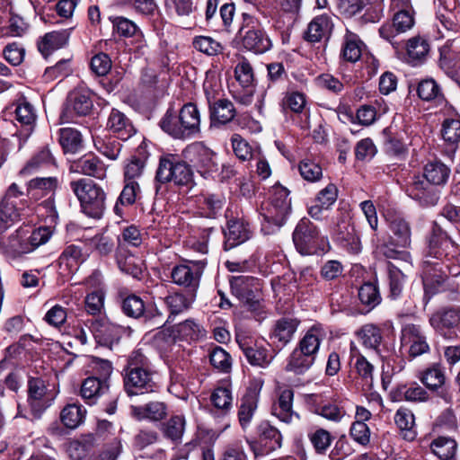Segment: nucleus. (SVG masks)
Wrapping results in <instances>:
<instances>
[{
    "label": "nucleus",
    "instance_id": "nucleus-1",
    "mask_svg": "<svg viewBox=\"0 0 460 460\" xmlns=\"http://www.w3.org/2000/svg\"><path fill=\"white\" fill-rule=\"evenodd\" d=\"M451 169L439 160L428 162L423 167V179L415 176L408 186V195L423 207L436 206L440 198L439 186L447 184Z\"/></svg>",
    "mask_w": 460,
    "mask_h": 460
},
{
    "label": "nucleus",
    "instance_id": "nucleus-2",
    "mask_svg": "<svg viewBox=\"0 0 460 460\" xmlns=\"http://www.w3.org/2000/svg\"><path fill=\"white\" fill-rule=\"evenodd\" d=\"M124 389L128 396L155 393L159 385L149 358L140 349L132 351L124 369Z\"/></svg>",
    "mask_w": 460,
    "mask_h": 460
},
{
    "label": "nucleus",
    "instance_id": "nucleus-3",
    "mask_svg": "<svg viewBox=\"0 0 460 460\" xmlns=\"http://www.w3.org/2000/svg\"><path fill=\"white\" fill-rule=\"evenodd\" d=\"M161 128L175 139H189L200 131V114L192 102L184 104L178 115L167 111L160 121Z\"/></svg>",
    "mask_w": 460,
    "mask_h": 460
},
{
    "label": "nucleus",
    "instance_id": "nucleus-4",
    "mask_svg": "<svg viewBox=\"0 0 460 460\" xmlns=\"http://www.w3.org/2000/svg\"><path fill=\"white\" fill-rule=\"evenodd\" d=\"M70 189L80 202L82 211L88 217L99 219L106 209V192L96 182L89 179H79L70 182Z\"/></svg>",
    "mask_w": 460,
    "mask_h": 460
},
{
    "label": "nucleus",
    "instance_id": "nucleus-5",
    "mask_svg": "<svg viewBox=\"0 0 460 460\" xmlns=\"http://www.w3.org/2000/svg\"><path fill=\"white\" fill-rule=\"evenodd\" d=\"M155 179L160 183L173 182L177 186L187 188L194 185V175L190 166L172 154L160 157Z\"/></svg>",
    "mask_w": 460,
    "mask_h": 460
},
{
    "label": "nucleus",
    "instance_id": "nucleus-6",
    "mask_svg": "<svg viewBox=\"0 0 460 460\" xmlns=\"http://www.w3.org/2000/svg\"><path fill=\"white\" fill-rule=\"evenodd\" d=\"M293 242L300 254L312 255L324 252L327 239L320 234L316 226L303 217L294 230Z\"/></svg>",
    "mask_w": 460,
    "mask_h": 460
},
{
    "label": "nucleus",
    "instance_id": "nucleus-7",
    "mask_svg": "<svg viewBox=\"0 0 460 460\" xmlns=\"http://www.w3.org/2000/svg\"><path fill=\"white\" fill-rule=\"evenodd\" d=\"M234 62L235 83L232 84V97L243 105H249L254 93L253 69L250 62L243 57L237 56Z\"/></svg>",
    "mask_w": 460,
    "mask_h": 460
},
{
    "label": "nucleus",
    "instance_id": "nucleus-8",
    "mask_svg": "<svg viewBox=\"0 0 460 460\" xmlns=\"http://www.w3.org/2000/svg\"><path fill=\"white\" fill-rule=\"evenodd\" d=\"M305 402L312 412L330 421L340 422L346 415L345 409L332 400L329 391L305 394Z\"/></svg>",
    "mask_w": 460,
    "mask_h": 460
},
{
    "label": "nucleus",
    "instance_id": "nucleus-9",
    "mask_svg": "<svg viewBox=\"0 0 460 460\" xmlns=\"http://www.w3.org/2000/svg\"><path fill=\"white\" fill-rule=\"evenodd\" d=\"M289 190L279 183L270 190V203L265 216L268 222L281 226L291 211Z\"/></svg>",
    "mask_w": 460,
    "mask_h": 460
},
{
    "label": "nucleus",
    "instance_id": "nucleus-10",
    "mask_svg": "<svg viewBox=\"0 0 460 460\" xmlns=\"http://www.w3.org/2000/svg\"><path fill=\"white\" fill-rule=\"evenodd\" d=\"M258 279L250 276H232V294L243 302V306L254 317L261 314V304L255 298L252 288Z\"/></svg>",
    "mask_w": 460,
    "mask_h": 460
},
{
    "label": "nucleus",
    "instance_id": "nucleus-11",
    "mask_svg": "<svg viewBox=\"0 0 460 460\" xmlns=\"http://www.w3.org/2000/svg\"><path fill=\"white\" fill-rule=\"evenodd\" d=\"M206 264L204 261H192L188 264L174 266L171 271L172 282L188 288L187 292L196 294Z\"/></svg>",
    "mask_w": 460,
    "mask_h": 460
},
{
    "label": "nucleus",
    "instance_id": "nucleus-12",
    "mask_svg": "<svg viewBox=\"0 0 460 460\" xmlns=\"http://www.w3.org/2000/svg\"><path fill=\"white\" fill-rule=\"evenodd\" d=\"M429 324L441 336L451 340L456 337L455 331L460 324V307H446L429 317Z\"/></svg>",
    "mask_w": 460,
    "mask_h": 460
},
{
    "label": "nucleus",
    "instance_id": "nucleus-13",
    "mask_svg": "<svg viewBox=\"0 0 460 460\" xmlns=\"http://www.w3.org/2000/svg\"><path fill=\"white\" fill-rule=\"evenodd\" d=\"M90 329L96 342L109 348L117 344L126 331L125 327L115 324L106 318L93 320Z\"/></svg>",
    "mask_w": 460,
    "mask_h": 460
},
{
    "label": "nucleus",
    "instance_id": "nucleus-14",
    "mask_svg": "<svg viewBox=\"0 0 460 460\" xmlns=\"http://www.w3.org/2000/svg\"><path fill=\"white\" fill-rule=\"evenodd\" d=\"M401 343L409 347V355L416 358L430 350L427 337L420 325L407 323L401 331Z\"/></svg>",
    "mask_w": 460,
    "mask_h": 460
},
{
    "label": "nucleus",
    "instance_id": "nucleus-15",
    "mask_svg": "<svg viewBox=\"0 0 460 460\" xmlns=\"http://www.w3.org/2000/svg\"><path fill=\"white\" fill-rule=\"evenodd\" d=\"M234 42L256 54L265 53L271 48V40L263 31L248 27H242L238 31Z\"/></svg>",
    "mask_w": 460,
    "mask_h": 460
},
{
    "label": "nucleus",
    "instance_id": "nucleus-16",
    "mask_svg": "<svg viewBox=\"0 0 460 460\" xmlns=\"http://www.w3.org/2000/svg\"><path fill=\"white\" fill-rule=\"evenodd\" d=\"M108 166L103 161L93 154H85L80 158L73 161L70 164L69 171L93 177L98 180H104L107 175Z\"/></svg>",
    "mask_w": 460,
    "mask_h": 460
},
{
    "label": "nucleus",
    "instance_id": "nucleus-17",
    "mask_svg": "<svg viewBox=\"0 0 460 460\" xmlns=\"http://www.w3.org/2000/svg\"><path fill=\"white\" fill-rule=\"evenodd\" d=\"M87 258L88 253L80 245H66L58 260L60 273L64 276L73 275Z\"/></svg>",
    "mask_w": 460,
    "mask_h": 460
},
{
    "label": "nucleus",
    "instance_id": "nucleus-18",
    "mask_svg": "<svg viewBox=\"0 0 460 460\" xmlns=\"http://www.w3.org/2000/svg\"><path fill=\"white\" fill-rule=\"evenodd\" d=\"M454 241L437 224H434L428 237V255L442 260L448 255V251L454 248Z\"/></svg>",
    "mask_w": 460,
    "mask_h": 460
},
{
    "label": "nucleus",
    "instance_id": "nucleus-19",
    "mask_svg": "<svg viewBox=\"0 0 460 460\" xmlns=\"http://www.w3.org/2000/svg\"><path fill=\"white\" fill-rule=\"evenodd\" d=\"M130 415L137 420L157 422L164 420L168 414V406L160 401H151L143 405H131Z\"/></svg>",
    "mask_w": 460,
    "mask_h": 460
},
{
    "label": "nucleus",
    "instance_id": "nucleus-20",
    "mask_svg": "<svg viewBox=\"0 0 460 460\" xmlns=\"http://www.w3.org/2000/svg\"><path fill=\"white\" fill-rule=\"evenodd\" d=\"M259 394L260 388H258L257 385H250L245 394L241 399L237 417L238 422L243 430L249 427L256 411Z\"/></svg>",
    "mask_w": 460,
    "mask_h": 460
},
{
    "label": "nucleus",
    "instance_id": "nucleus-21",
    "mask_svg": "<svg viewBox=\"0 0 460 460\" xmlns=\"http://www.w3.org/2000/svg\"><path fill=\"white\" fill-rule=\"evenodd\" d=\"M110 21L112 24L113 31L119 37L135 39L137 43V51L142 50L146 47L144 33L133 21L124 16H112L110 17Z\"/></svg>",
    "mask_w": 460,
    "mask_h": 460
},
{
    "label": "nucleus",
    "instance_id": "nucleus-22",
    "mask_svg": "<svg viewBox=\"0 0 460 460\" xmlns=\"http://www.w3.org/2000/svg\"><path fill=\"white\" fill-rule=\"evenodd\" d=\"M16 120L21 124V129L16 134L20 139L26 140L33 131L36 114L33 106L22 97L18 101L15 109Z\"/></svg>",
    "mask_w": 460,
    "mask_h": 460
},
{
    "label": "nucleus",
    "instance_id": "nucleus-23",
    "mask_svg": "<svg viewBox=\"0 0 460 460\" xmlns=\"http://www.w3.org/2000/svg\"><path fill=\"white\" fill-rule=\"evenodd\" d=\"M338 198V189L333 183H329L321 190L315 199L314 204L308 208V214L315 220L323 218L324 211H327L335 203Z\"/></svg>",
    "mask_w": 460,
    "mask_h": 460
},
{
    "label": "nucleus",
    "instance_id": "nucleus-24",
    "mask_svg": "<svg viewBox=\"0 0 460 460\" xmlns=\"http://www.w3.org/2000/svg\"><path fill=\"white\" fill-rule=\"evenodd\" d=\"M209 106L210 128H226L230 123V102L226 98L216 96L208 98Z\"/></svg>",
    "mask_w": 460,
    "mask_h": 460
},
{
    "label": "nucleus",
    "instance_id": "nucleus-25",
    "mask_svg": "<svg viewBox=\"0 0 460 460\" xmlns=\"http://www.w3.org/2000/svg\"><path fill=\"white\" fill-rule=\"evenodd\" d=\"M332 17L329 14L315 16L308 24L304 39L314 43L328 39L333 29Z\"/></svg>",
    "mask_w": 460,
    "mask_h": 460
},
{
    "label": "nucleus",
    "instance_id": "nucleus-26",
    "mask_svg": "<svg viewBox=\"0 0 460 460\" xmlns=\"http://www.w3.org/2000/svg\"><path fill=\"white\" fill-rule=\"evenodd\" d=\"M93 108V101L91 94L87 90H76L72 92L67 99V105L66 111L62 115L64 121H70L71 118L68 115L70 111H73L79 116L87 115Z\"/></svg>",
    "mask_w": 460,
    "mask_h": 460
},
{
    "label": "nucleus",
    "instance_id": "nucleus-27",
    "mask_svg": "<svg viewBox=\"0 0 460 460\" xmlns=\"http://www.w3.org/2000/svg\"><path fill=\"white\" fill-rule=\"evenodd\" d=\"M106 127L115 137L121 140H127L136 133L132 121L117 109L111 110Z\"/></svg>",
    "mask_w": 460,
    "mask_h": 460
},
{
    "label": "nucleus",
    "instance_id": "nucleus-28",
    "mask_svg": "<svg viewBox=\"0 0 460 460\" xmlns=\"http://www.w3.org/2000/svg\"><path fill=\"white\" fill-rule=\"evenodd\" d=\"M70 31L71 29H66L46 33L37 42L39 51L47 58L55 50L64 48L68 43Z\"/></svg>",
    "mask_w": 460,
    "mask_h": 460
},
{
    "label": "nucleus",
    "instance_id": "nucleus-29",
    "mask_svg": "<svg viewBox=\"0 0 460 460\" xmlns=\"http://www.w3.org/2000/svg\"><path fill=\"white\" fill-rule=\"evenodd\" d=\"M294 391L287 388L280 392L277 402L272 406V413L280 421L291 423L294 419L299 420L298 413L293 411Z\"/></svg>",
    "mask_w": 460,
    "mask_h": 460
},
{
    "label": "nucleus",
    "instance_id": "nucleus-30",
    "mask_svg": "<svg viewBox=\"0 0 460 460\" xmlns=\"http://www.w3.org/2000/svg\"><path fill=\"white\" fill-rule=\"evenodd\" d=\"M326 335L327 332L322 324H314L301 338L297 344V348L308 354H311L316 358L321 343L325 340Z\"/></svg>",
    "mask_w": 460,
    "mask_h": 460
},
{
    "label": "nucleus",
    "instance_id": "nucleus-31",
    "mask_svg": "<svg viewBox=\"0 0 460 460\" xmlns=\"http://www.w3.org/2000/svg\"><path fill=\"white\" fill-rule=\"evenodd\" d=\"M336 241L350 253H358L361 251V243L355 226L349 222L342 221L338 224Z\"/></svg>",
    "mask_w": 460,
    "mask_h": 460
},
{
    "label": "nucleus",
    "instance_id": "nucleus-32",
    "mask_svg": "<svg viewBox=\"0 0 460 460\" xmlns=\"http://www.w3.org/2000/svg\"><path fill=\"white\" fill-rule=\"evenodd\" d=\"M418 377L427 389L438 392L442 396L446 376L441 364L433 363L430 367L420 372Z\"/></svg>",
    "mask_w": 460,
    "mask_h": 460
},
{
    "label": "nucleus",
    "instance_id": "nucleus-33",
    "mask_svg": "<svg viewBox=\"0 0 460 460\" xmlns=\"http://www.w3.org/2000/svg\"><path fill=\"white\" fill-rule=\"evenodd\" d=\"M258 442L266 452L274 451L281 447L282 436L279 430L269 421L261 422L256 429Z\"/></svg>",
    "mask_w": 460,
    "mask_h": 460
},
{
    "label": "nucleus",
    "instance_id": "nucleus-34",
    "mask_svg": "<svg viewBox=\"0 0 460 460\" xmlns=\"http://www.w3.org/2000/svg\"><path fill=\"white\" fill-rule=\"evenodd\" d=\"M46 385L44 381L40 378H31L28 382L29 402L31 411L36 416L40 414L49 406L48 401L45 399Z\"/></svg>",
    "mask_w": 460,
    "mask_h": 460
},
{
    "label": "nucleus",
    "instance_id": "nucleus-35",
    "mask_svg": "<svg viewBox=\"0 0 460 460\" xmlns=\"http://www.w3.org/2000/svg\"><path fill=\"white\" fill-rule=\"evenodd\" d=\"M300 321L290 316H284L276 321L270 338L280 343L283 347L287 345L296 332Z\"/></svg>",
    "mask_w": 460,
    "mask_h": 460
},
{
    "label": "nucleus",
    "instance_id": "nucleus-36",
    "mask_svg": "<svg viewBox=\"0 0 460 460\" xmlns=\"http://www.w3.org/2000/svg\"><path fill=\"white\" fill-rule=\"evenodd\" d=\"M109 388L110 385L106 380L89 376L84 380L81 385V396L87 404L93 405L96 403L99 397L109 391Z\"/></svg>",
    "mask_w": 460,
    "mask_h": 460
},
{
    "label": "nucleus",
    "instance_id": "nucleus-37",
    "mask_svg": "<svg viewBox=\"0 0 460 460\" xmlns=\"http://www.w3.org/2000/svg\"><path fill=\"white\" fill-rule=\"evenodd\" d=\"M58 186V180L57 177H36L28 182L27 192L28 195L36 199L48 195L53 197Z\"/></svg>",
    "mask_w": 460,
    "mask_h": 460
},
{
    "label": "nucleus",
    "instance_id": "nucleus-38",
    "mask_svg": "<svg viewBox=\"0 0 460 460\" xmlns=\"http://www.w3.org/2000/svg\"><path fill=\"white\" fill-rule=\"evenodd\" d=\"M188 152L192 155L190 161L199 170L212 172L217 170V163L214 161L215 154L209 148L198 144L190 146Z\"/></svg>",
    "mask_w": 460,
    "mask_h": 460
},
{
    "label": "nucleus",
    "instance_id": "nucleus-39",
    "mask_svg": "<svg viewBox=\"0 0 460 460\" xmlns=\"http://www.w3.org/2000/svg\"><path fill=\"white\" fill-rule=\"evenodd\" d=\"M51 165H56V160L49 146H44L31 156L21 170V173L23 175L32 174Z\"/></svg>",
    "mask_w": 460,
    "mask_h": 460
},
{
    "label": "nucleus",
    "instance_id": "nucleus-40",
    "mask_svg": "<svg viewBox=\"0 0 460 460\" xmlns=\"http://www.w3.org/2000/svg\"><path fill=\"white\" fill-rule=\"evenodd\" d=\"M195 298L196 294H194V292H187V294L175 292L166 296L164 301L170 311L169 318L181 314L190 308Z\"/></svg>",
    "mask_w": 460,
    "mask_h": 460
},
{
    "label": "nucleus",
    "instance_id": "nucleus-41",
    "mask_svg": "<svg viewBox=\"0 0 460 460\" xmlns=\"http://www.w3.org/2000/svg\"><path fill=\"white\" fill-rule=\"evenodd\" d=\"M390 230L392 232L391 243L392 244L407 248L411 243V232L409 223L401 217L394 218L391 221Z\"/></svg>",
    "mask_w": 460,
    "mask_h": 460
},
{
    "label": "nucleus",
    "instance_id": "nucleus-42",
    "mask_svg": "<svg viewBox=\"0 0 460 460\" xmlns=\"http://www.w3.org/2000/svg\"><path fill=\"white\" fill-rule=\"evenodd\" d=\"M58 142L65 154H75L83 147L82 135L74 128H60Z\"/></svg>",
    "mask_w": 460,
    "mask_h": 460
},
{
    "label": "nucleus",
    "instance_id": "nucleus-43",
    "mask_svg": "<svg viewBox=\"0 0 460 460\" xmlns=\"http://www.w3.org/2000/svg\"><path fill=\"white\" fill-rule=\"evenodd\" d=\"M137 152L138 155H132L124 166L125 181H136L135 180L141 177L144 172L147 155L142 145L139 146Z\"/></svg>",
    "mask_w": 460,
    "mask_h": 460
},
{
    "label": "nucleus",
    "instance_id": "nucleus-44",
    "mask_svg": "<svg viewBox=\"0 0 460 460\" xmlns=\"http://www.w3.org/2000/svg\"><path fill=\"white\" fill-rule=\"evenodd\" d=\"M314 357L296 347L289 356L286 370L302 375L314 365Z\"/></svg>",
    "mask_w": 460,
    "mask_h": 460
},
{
    "label": "nucleus",
    "instance_id": "nucleus-45",
    "mask_svg": "<svg viewBox=\"0 0 460 460\" xmlns=\"http://www.w3.org/2000/svg\"><path fill=\"white\" fill-rule=\"evenodd\" d=\"M362 345L379 354V348L383 341L381 329L373 323L363 325L357 332Z\"/></svg>",
    "mask_w": 460,
    "mask_h": 460
},
{
    "label": "nucleus",
    "instance_id": "nucleus-46",
    "mask_svg": "<svg viewBox=\"0 0 460 460\" xmlns=\"http://www.w3.org/2000/svg\"><path fill=\"white\" fill-rule=\"evenodd\" d=\"M93 145L96 150L110 160L119 158L122 144L117 137L104 136L93 137Z\"/></svg>",
    "mask_w": 460,
    "mask_h": 460
},
{
    "label": "nucleus",
    "instance_id": "nucleus-47",
    "mask_svg": "<svg viewBox=\"0 0 460 460\" xmlns=\"http://www.w3.org/2000/svg\"><path fill=\"white\" fill-rule=\"evenodd\" d=\"M116 261L119 270L126 274L131 275L134 278H139L142 274L140 260L124 248H119Z\"/></svg>",
    "mask_w": 460,
    "mask_h": 460
},
{
    "label": "nucleus",
    "instance_id": "nucleus-48",
    "mask_svg": "<svg viewBox=\"0 0 460 460\" xmlns=\"http://www.w3.org/2000/svg\"><path fill=\"white\" fill-rule=\"evenodd\" d=\"M429 448L439 459L449 460L456 455L457 445L449 437H438L430 442Z\"/></svg>",
    "mask_w": 460,
    "mask_h": 460
},
{
    "label": "nucleus",
    "instance_id": "nucleus-49",
    "mask_svg": "<svg viewBox=\"0 0 460 460\" xmlns=\"http://www.w3.org/2000/svg\"><path fill=\"white\" fill-rule=\"evenodd\" d=\"M85 410L79 404L71 403L63 408L60 413L62 423L68 429H75L83 423Z\"/></svg>",
    "mask_w": 460,
    "mask_h": 460
},
{
    "label": "nucleus",
    "instance_id": "nucleus-50",
    "mask_svg": "<svg viewBox=\"0 0 460 460\" xmlns=\"http://www.w3.org/2000/svg\"><path fill=\"white\" fill-rule=\"evenodd\" d=\"M116 204L113 208L114 213L121 217L123 214L121 206H131L136 202L137 192H139V185L137 181H125Z\"/></svg>",
    "mask_w": 460,
    "mask_h": 460
},
{
    "label": "nucleus",
    "instance_id": "nucleus-51",
    "mask_svg": "<svg viewBox=\"0 0 460 460\" xmlns=\"http://www.w3.org/2000/svg\"><path fill=\"white\" fill-rule=\"evenodd\" d=\"M178 336L186 341H197L206 336L203 326L192 319L185 320L175 327Z\"/></svg>",
    "mask_w": 460,
    "mask_h": 460
},
{
    "label": "nucleus",
    "instance_id": "nucleus-52",
    "mask_svg": "<svg viewBox=\"0 0 460 460\" xmlns=\"http://www.w3.org/2000/svg\"><path fill=\"white\" fill-rule=\"evenodd\" d=\"M350 356L354 360V367L362 380L367 383L372 381L374 366L367 360L353 343L350 345Z\"/></svg>",
    "mask_w": 460,
    "mask_h": 460
},
{
    "label": "nucleus",
    "instance_id": "nucleus-53",
    "mask_svg": "<svg viewBox=\"0 0 460 460\" xmlns=\"http://www.w3.org/2000/svg\"><path fill=\"white\" fill-rule=\"evenodd\" d=\"M417 93L421 100L426 102H440L444 99L440 86L432 78L421 80L418 84Z\"/></svg>",
    "mask_w": 460,
    "mask_h": 460
},
{
    "label": "nucleus",
    "instance_id": "nucleus-54",
    "mask_svg": "<svg viewBox=\"0 0 460 460\" xmlns=\"http://www.w3.org/2000/svg\"><path fill=\"white\" fill-rule=\"evenodd\" d=\"M121 310L128 317L138 319L144 316L146 305L139 296L132 294L122 299Z\"/></svg>",
    "mask_w": 460,
    "mask_h": 460
},
{
    "label": "nucleus",
    "instance_id": "nucleus-55",
    "mask_svg": "<svg viewBox=\"0 0 460 460\" xmlns=\"http://www.w3.org/2000/svg\"><path fill=\"white\" fill-rule=\"evenodd\" d=\"M22 207L2 199L0 201V229L5 230L20 217Z\"/></svg>",
    "mask_w": 460,
    "mask_h": 460
},
{
    "label": "nucleus",
    "instance_id": "nucleus-56",
    "mask_svg": "<svg viewBox=\"0 0 460 460\" xmlns=\"http://www.w3.org/2000/svg\"><path fill=\"white\" fill-rule=\"evenodd\" d=\"M406 50L410 62L420 61L429 53V45L426 40L413 37L408 40Z\"/></svg>",
    "mask_w": 460,
    "mask_h": 460
},
{
    "label": "nucleus",
    "instance_id": "nucleus-57",
    "mask_svg": "<svg viewBox=\"0 0 460 460\" xmlns=\"http://www.w3.org/2000/svg\"><path fill=\"white\" fill-rule=\"evenodd\" d=\"M358 295L361 304L369 309L375 308L381 302L379 289L376 285L371 282L364 283L359 288Z\"/></svg>",
    "mask_w": 460,
    "mask_h": 460
},
{
    "label": "nucleus",
    "instance_id": "nucleus-58",
    "mask_svg": "<svg viewBox=\"0 0 460 460\" xmlns=\"http://www.w3.org/2000/svg\"><path fill=\"white\" fill-rule=\"evenodd\" d=\"M210 400L215 408L227 411L230 405V383L222 381L213 391Z\"/></svg>",
    "mask_w": 460,
    "mask_h": 460
},
{
    "label": "nucleus",
    "instance_id": "nucleus-59",
    "mask_svg": "<svg viewBox=\"0 0 460 460\" xmlns=\"http://www.w3.org/2000/svg\"><path fill=\"white\" fill-rule=\"evenodd\" d=\"M185 419L182 416H172L166 423L164 424L163 432L164 437L173 442H179L184 432Z\"/></svg>",
    "mask_w": 460,
    "mask_h": 460
},
{
    "label": "nucleus",
    "instance_id": "nucleus-60",
    "mask_svg": "<svg viewBox=\"0 0 460 460\" xmlns=\"http://www.w3.org/2000/svg\"><path fill=\"white\" fill-rule=\"evenodd\" d=\"M305 96L299 92H288L285 94L281 102L283 112L290 111L294 113H302L305 108Z\"/></svg>",
    "mask_w": 460,
    "mask_h": 460
},
{
    "label": "nucleus",
    "instance_id": "nucleus-61",
    "mask_svg": "<svg viewBox=\"0 0 460 460\" xmlns=\"http://www.w3.org/2000/svg\"><path fill=\"white\" fill-rule=\"evenodd\" d=\"M252 234L250 225L244 218L232 220V247L245 243Z\"/></svg>",
    "mask_w": 460,
    "mask_h": 460
},
{
    "label": "nucleus",
    "instance_id": "nucleus-62",
    "mask_svg": "<svg viewBox=\"0 0 460 460\" xmlns=\"http://www.w3.org/2000/svg\"><path fill=\"white\" fill-rule=\"evenodd\" d=\"M298 171L301 177L308 182H316L323 177L322 167L309 159H305L299 163Z\"/></svg>",
    "mask_w": 460,
    "mask_h": 460
},
{
    "label": "nucleus",
    "instance_id": "nucleus-63",
    "mask_svg": "<svg viewBox=\"0 0 460 460\" xmlns=\"http://www.w3.org/2000/svg\"><path fill=\"white\" fill-rule=\"evenodd\" d=\"M342 57L349 62H356L361 57V42L355 34L348 33L342 49Z\"/></svg>",
    "mask_w": 460,
    "mask_h": 460
},
{
    "label": "nucleus",
    "instance_id": "nucleus-64",
    "mask_svg": "<svg viewBox=\"0 0 460 460\" xmlns=\"http://www.w3.org/2000/svg\"><path fill=\"white\" fill-rule=\"evenodd\" d=\"M441 135L446 142L457 144L460 141V119H446L442 124Z\"/></svg>",
    "mask_w": 460,
    "mask_h": 460
}]
</instances>
